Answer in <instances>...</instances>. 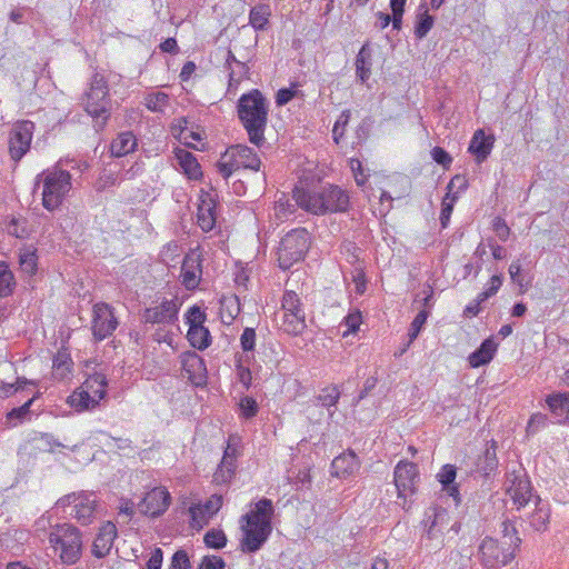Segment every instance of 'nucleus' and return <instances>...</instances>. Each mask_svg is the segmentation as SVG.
Returning a JSON list of instances; mask_svg holds the SVG:
<instances>
[{
    "label": "nucleus",
    "mask_w": 569,
    "mask_h": 569,
    "mask_svg": "<svg viewBox=\"0 0 569 569\" xmlns=\"http://www.w3.org/2000/svg\"><path fill=\"white\" fill-rule=\"evenodd\" d=\"M293 199L300 208L317 216L346 212L350 206L348 192L335 184L322 187L319 190L296 188Z\"/></svg>",
    "instance_id": "nucleus-3"
},
{
    "label": "nucleus",
    "mask_w": 569,
    "mask_h": 569,
    "mask_svg": "<svg viewBox=\"0 0 569 569\" xmlns=\"http://www.w3.org/2000/svg\"><path fill=\"white\" fill-rule=\"evenodd\" d=\"M360 468V461L351 450L336 457L331 463V473L339 478L355 475Z\"/></svg>",
    "instance_id": "nucleus-22"
},
{
    "label": "nucleus",
    "mask_w": 569,
    "mask_h": 569,
    "mask_svg": "<svg viewBox=\"0 0 569 569\" xmlns=\"http://www.w3.org/2000/svg\"><path fill=\"white\" fill-rule=\"evenodd\" d=\"M349 166L351 171L353 172L355 180L358 186H363L367 181V176L363 172L362 163L359 159L351 158L349 160Z\"/></svg>",
    "instance_id": "nucleus-55"
},
{
    "label": "nucleus",
    "mask_w": 569,
    "mask_h": 569,
    "mask_svg": "<svg viewBox=\"0 0 569 569\" xmlns=\"http://www.w3.org/2000/svg\"><path fill=\"white\" fill-rule=\"evenodd\" d=\"M209 516L219 511L222 506V497L213 495L206 503L201 505Z\"/></svg>",
    "instance_id": "nucleus-60"
},
{
    "label": "nucleus",
    "mask_w": 569,
    "mask_h": 569,
    "mask_svg": "<svg viewBox=\"0 0 569 569\" xmlns=\"http://www.w3.org/2000/svg\"><path fill=\"white\" fill-rule=\"evenodd\" d=\"M197 218L202 231H211L216 224L214 204L211 201H202L198 208Z\"/></svg>",
    "instance_id": "nucleus-32"
},
{
    "label": "nucleus",
    "mask_w": 569,
    "mask_h": 569,
    "mask_svg": "<svg viewBox=\"0 0 569 569\" xmlns=\"http://www.w3.org/2000/svg\"><path fill=\"white\" fill-rule=\"evenodd\" d=\"M496 350L497 343L490 338L486 339L480 347L469 356V365L472 368H478L489 363L492 360Z\"/></svg>",
    "instance_id": "nucleus-25"
},
{
    "label": "nucleus",
    "mask_w": 569,
    "mask_h": 569,
    "mask_svg": "<svg viewBox=\"0 0 569 569\" xmlns=\"http://www.w3.org/2000/svg\"><path fill=\"white\" fill-rule=\"evenodd\" d=\"M356 72L361 82L368 80L371 74V52L368 46H363L357 54Z\"/></svg>",
    "instance_id": "nucleus-33"
},
{
    "label": "nucleus",
    "mask_w": 569,
    "mask_h": 569,
    "mask_svg": "<svg viewBox=\"0 0 569 569\" xmlns=\"http://www.w3.org/2000/svg\"><path fill=\"white\" fill-rule=\"evenodd\" d=\"M169 569H192L188 553L182 549L176 551L171 558Z\"/></svg>",
    "instance_id": "nucleus-47"
},
{
    "label": "nucleus",
    "mask_w": 569,
    "mask_h": 569,
    "mask_svg": "<svg viewBox=\"0 0 569 569\" xmlns=\"http://www.w3.org/2000/svg\"><path fill=\"white\" fill-rule=\"evenodd\" d=\"M106 386L107 381L103 375H93L79 390L69 396L68 403L77 411L92 409L104 397Z\"/></svg>",
    "instance_id": "nucleus-11"
},
{
    "label": "nucleus",
    "mask_w": 569,
    "mask_h": 569,
    "mask_svg": "<svg viewBox=\"0 0 569 569\" xmlns=\"http://www.w3.org/2000/svg\"><path fill=\"white\" fill-rule=\"evenodd\" d=\"M34 400V397L29 399L27 402H24L22 406H20L19 408H13L8 415H7V419L8 420H13V419H17L19 421H21L30 411V407L32 405Z\"/></svg>",
    "instance_id": "nucleus-57"
},
{
    "label": "nucleus",
    "mask_w": 569,
    "mask_h": 569,
    "mask_svg": "<svg viewBox=\"0 0 569 569\" xmlns=\"http://www.w3.org/2000/svg\"><path fill=\"white\" fill-rule=\"evenodd\" d=\"M34 131V123L29 120L18 121L9 132V153L18 162L29 151Z\"/></svg>",
    "instance_id": "nucleus-15"
},
{
    "label": "nucleus",
    "mask_w": 569,
    "mask_h": 569,
    "mask_svg": "<svg viewBox=\"0 0 569 569\" xmlns=\"http://www.w3.org/2000/svg\"><path fill=\"white\" fill-rule=\"evenodd\" d=\"M71 365L72 360L67 353H58L53 359V377L59 380L67 378L71 371Z\"/></svg>",
    "instance_id": "nucleus-38"
},
{
    "label": "nucleus",
    "mask_w": 569,
    "mask_h": 569,
    "mask_svg": "<svg viewBox=\"0 0 569 569\" xmlns=\"http://www.w3.org/2000/svg\"><path fill=\"white\" fill-rule=\"evenodd\" d=\"M38 179L42 181V204L53 211L60 207L71 190V174L58 167L43 171Z\"/></svg>",
    "instance_id": "nucleus-7"
},
{
    "label": "nucleus",
    "mask_w": 569,
    "mask_h": 569,
    "mask_svg": "<svg viewBox=\"0 0 569 569\" xmlns=\"http://www.w3.org/2000/svg\"><path fill=\"white\" fill-rule=\"evenodd\" d=\"M237 113L248 133L249 141L261 147L266 142L264 131L268 122L266 98L257 89L242 94L237 103Z\"/></svg>",
    "instance_id": "nucleus-4"
},
{
    "label": "nucleus",
    "mask_w": 569,
    "mask_h": 569,
    "mask_svg": "<svg viewBox=\"0 0 569 569\" xmlns=\"http://www.w3.org/2000/svg\"><path fill=\"white\" fill-rule=\"evenodd\" d=\"M176 158L189 179L197 180L202 176L200 164L191 152L184 149H178L176 151Z\"/></svg>",
    "instance_id": "nucleus-27"
},
{
    "label": "nucleus",
    "mask_w": 569,
    "mask_h": 569,
    "mask_svg": "<svg viewBox=\"0 0 569 569\" xmlns=\"http://www.w3.org/2000/svg\"><path fill=\"white\" fill-rule=\"evenodd\" d=\"M16 287L12 271L6 262H0V299L9 297Z\"/></svg>",
    "instance_id": "nucleus-34"
},
{
    "label": "nucleus",
    "mask_w": 569,
    "mask_h": 569,
    "mask_svg": "<svg viewBox=\"0 0 569 569\" xmlns=\"http://www.w3.org/2000/svg\"><path fill=\"white\" fill-rule=\"evenodd\" d=\"M547 405L550 411L559 421L569 422V395L556 393L547 398Z\"/></svg>",
    "instance_id": "nucleus-28"
},
{
    "label": "nucleus",
    "mask_w": 569,
    "mask_h": 569,
    "mask_svg": "<svg viewBox=\"0 0 569 569\" xmlns=\"http://www.w3.org/2000/svg\"><path fill=\"white\" fill-rule=\"evenodd\" d=\"M169 104V96L157 91L146 96L144 106L152 112H163Z\"/></svg>",
    "instance_id": "nucleus-37"
},
{
    "label": "nucleus",
    "mask_w": 569,
    "mask_h": 569,
    "mask_svg": "<svg viewBox=\"0 0 569 569\" xmlns=\"http://www.w3.org/2000/svg\"><path fill=\"white\" fill-rule=\"evenodd\" d=\"M439 481L443 486H449L453 482L456 478V468L451 465H446L442 467L441 471L438 475Z\"/></svg>",
    "instance_id": "nucleus-59"
},
{
    "label": "nucleus",
    "mask_w": 569,
    "mask_h": 569,
    "mask_svg": "<svg viewBox=\"0 0 569 569\" xmlns=\"http://www.w3.org/2000/svg\"><path fill=\"white\" fill-rule=\"evenodd\" d=\"M509 274L512 282L517 283L520 287V291L525 292L527 287L523 284V277L521 274V264L520 261H512L509 266Z\"/></svg>",
    "instance_id": "nucleus-51"
},
{
    "label": "nucleus",
    "mask_w": 569,
    "mask_h": 569,
    "mask_svg": "<svg viewBox=\"0 0 569 569\" xmlns=\"http://www.w3.org/2000/svg\"><path fill=\"white\" fill-rule=\"evenodd\" d=\"M431 157L433 161L443 168H449L452 162L451 156L441 147H435L431 150Z\"/></svg>",
    "instance_id": "nucleus-53"
},
{
    "label": "nucleus",
    "mask_w": 569,
    "mask_h": 569,
    "mask_svg": "<svg viewBox=\"0 0 569 569\" xmlns=\"http://www.w3.org/2000/svg\"><path fill=\"white\" fill-rule=\"evenodd\" d=\"M240 345L243 351H252L256 346V331L252 328H246L240 337Z\"/></svg>",
    "instance_id": "nucleus-52"
},
{
    "label": "nucleus",
    "mask_w": 569,
    "mask_h": 569,
    "mask_svg": "<svg viewBox=\"0 0 569 569\" xmlns=\"http://www.w3.org/2000/svg\"><path fill=\"white\" fill-rule=\"evenodd\" d=\"M521 539L497 540L490 537L482 539L478 548L480 562L488 569H498L508 565L513 558Z\"/></svg>",
    "instance_id": "nucleus-8"
},
{
    "label": "nucleus",
    "mask_w": 569,
    "mask_h": 569,
    "mask_svg": "<svg viewBox=\"0 0 569 569\" xmlns=\"http://www.w3.org/2000/svg\"><path fill=\"white\" fill-rule=\"evenodd\" d=\"M187 338L193 348L204 350L211 345V335L208 328L203 326H193L189 328Z\"/></svg>",
    "instance_id": "nucleus-31"
},
{
    "label": "nucleus",
    "mask_w": 569,
    "mask_h": 569,
    "mask_svg": "<svg viewBox=\"0 0 569 569\" xmlns=\"http://www.w3.org/2000/svg\"><path fill=\"white\" fill-rule=\"evenodd\" d=\"M203 541L209 548L221 549L227 543V537L221 529H211L204 535Z\"/></svg>",
    "instance_id": "nucleus-39"
},
{
    "label": "nucleus",
    "mask_w": 569,
    "mask_h": 569,
    "mask_svg": "<svg viewBox=\"0 0 569 569\" xmlns=\"http://www.w3.org/2000/svg\"><path fill=\"white\" fill-rule=\"evenodd\" d=\"M433 26V18L429 16L428 13H425L420 16L416 28H415V34L417 38L422 39L427 36V33L430 31V29Z\"/></svg>",
    "instance_id": "nucleus-45"
},
{
    "label": "nucleus",
    "mask_w": 569,
    "mask_h": 569,
    "mask_svg": "<svg viewBox=\"0 0 569 569\" xmlns=\"http://www.w3.org/2000/svg\"><path fill=\"white\" fill-rule=\"evenodd\" d=\"M419 480L420 476L416 463L400 460L395 467L393 481L398 498L403 499V507H406L407 499L417 492Z\"/></svg>",
    "instance_id": "nucleus-14"
},
{
    "label": "nucleus",
    "mask_w": 569,
    "mask_h": 569,
    "mask_svg": "<svg viewBox=\"0 0 569 569\" xmlns=\"http://www.w3.org/2000/svg\"><path fill=\"white\" fill-rule=\"evenodd\" d=\"M27 385H33V382L26 378H18L16 383L2 382L0 385V398H8L14 395L18 390L23 389Z\"/></svg>",
    "instance_id": "nucleus-42"
},
{
    "label": "nucleus",
    "mask_w": 569,
    "mask_h": 569,
    "mask_svg": "<svg viewBox=\"0 0 569 569\" xmlns=\"http://www.w3.org/2000/svg\"><path fill=\"white\" fill-rule=\"evenodd\" d=\"M478 471L483 476L490 475L498 466V460L496 456V448L492 446L491 448H487L483 456L478 459Z\"/></svg>",
    "instance_id": "nucleus-36"
},
{
    "label": "nucleus",
    "mask_w": 569,
    "mask_h": 569,
    "mask_svg": "<svg viewBox=\"0 0 569 569\" xmlns=\"http://www.w3.org/2000/svg\"><path fill=\"white\" fill-rule=\"evenodd\" d=\"M450 516L445 508L431 507L425 511L421 535V546L428 550L439 549L443 546L442 536L448 529Z\"/></svg>",
    "instance_id": "nucleus-9"
},
{
    "label": "nucleus",
    "mask_w": 569,
    "mask_h": 569,
    "mask_svg": "<svg viewBox=\"0 0 569 569\" xmlns=\"http://www.w3.org/2000/svg\"><path fill=\"white\" fill-rule=\"evenodd\" d=\"M343 322L348 327V329L343 332V336L353 333L359 329L361 323V313L359 311L351 312L345 318Z\"/></svg>",
    "instance_id": "nucleus-56"
},
{
    "label": "nucleus",
    "mask_w": 569,
    "mask_h": 569,
    "mask_svg": "<svg viewBox=\"0 0 569 569\" xmlns=\"http://www.w3.org/2000/svg\"><path fill=\"white\" fill-rule=\"evenodd\" d=\"M226 563L219 556H204L198 569H224Z\"/></svg>",
    "instance_id": "nucleus-54"
},
{
    "label": "nucleus",
    "mask_w": 569,
    "mask_h": 569,
    "mask_svg": "<svg viewBox=\"0 0 569 569\" xmlns=\"http://www.w3.org/2000/svg\"><path fill=\"white\" fill-rule=\"evenodd\" d=\"M239 407L241 410V415L247 419L254 417L258 412V403L252 397L241 398Z\"/></svg>",
    "instance_id": "nucleus-46"
},
{
    "label": "nucleus",
    "mask_w": 569,
    "mask_h": 569,
    "mask_svg": "<svg viewBox=\"0 0 569 569\" xmlns=\"http://www.w3.org/2000/svg\"><path fill=\"white\" fill-rule=\"evenodd\" d=\"M493 142L492 136H486L482 129H478L471 138L468 150L476 157L477 162L481 163L490 154Z\"/></svg>",
    "instance_id": "nucleus-24"
},
{
    "label": "nucleus",
    "mask_w": 569,
    "mask_h": 569,
    "mask_svg": "<svg viewBox=\"0 0 569 569\" xmlns=\"http://www.w3.org/2000/svg\"><path fill=\"white\" fill-rule=\"evenodd\" d=\"M117 537L116 525L111 521L104 522L97 533L92 543V555L97 558H104L109 555Z\"/></svg>",
    "instance_id": "nucleus-21"
},
{
    "label": "nucleus",
    "mask_w": 569,
    "mask_h": 569,
    "mask_svg": "<svg viewBox=\"0 0 569 569\" xmlns=\"http://www.w3.org/2000/svg\"><path fill=\"white\" fill-rule=\"evenodd\" d=\"M506 492L512 500L519 518L527 521L535 531L542 532L550 519L549 503L532 493L531 483L522 468L506 475Z\"/></svg>",
    "instance_id": "nucleus-1"
},
{
    "label": "nucleus",
    "mask_w": 569,
    "mask_h": 569,
    "mask_svg": "<svg viewBox=\"0 0 569 569\" xmlns=\"http://www.w3.org/2000/svg\"><path fill=\"white\" fill-rule=\"evenodd\" d=\"M49 542L59 558L66 565L76 563L81 556L82 538L79 529L71 523H61L52 527Z\"/></svg>",
    "instance_id": "nucleus-6"
},
{
    "label": "nucleus",
    "mask_w": 569,
    "mask_h": 569,
    "mask_svg": "<svg viewBox=\"0 0 569 569\" xmlns=\"http://www.w3.org/2000/svg\"><path fill=\"white\" fill-rule=\"evenodd\" d=\"M296 206H298L296 200L292 203L289 199H284V197L280 198L274 204L276 217L278 219L288 218L295 212Z\"/></svg>",
    "instance_id": "nucleus-43"
},
{
    "label": "nucleus",
    "mask_w": 569,
    "mask_h": 569,
    "mask_svg": "<svg viewBox=\"0 0 569 569\" xmlns=\"http://www.w3.org/2000/svg\"><path fill=\"white\" fill-rule=\"evenodd\" d=\"M467 180L465 177L460 176V174H457L455 176L449 184H448V190L449 192L452 191L455 188H457V192L459 191H462L467 188Z\"/></svg>",
    "instance_id": "nucleus-64"
},
{
    "label": "nucleus",
    "mask_w": 569,
    "mask_h": 569,
    "mask_svg": "<svg viewBox=\"0 0 569 569\" xmlns=\"http://www.w3.org/2000/svg\"><path fill=\"white\" fill-rule=\"evenodd\" d=\"M340 398V391L337 386H329L321 390L318 396V401L323 407H335Z\"/></svg>",
    "instance_id": "nucleus-40"
},
{
    "label": "nucleus",
    "mask_w": 569,
    "mask_h": 569,
    "mask_svg": "<svg viewBox=\"0 0 569 569\" xmlns=\"http://www.w3.org/2000/svg\"><path fill=\"white\" fill-rule=\"evenodd\" d=\"M501 527H502V539L501 540L510 541L511 539H520L517 536V530H516L515 525L512 522H510L509 520H505L501 523Z\"/></svg>",
    "instance_id": "nucleus-63"
},
{
    "label": "nucleus",
    "mask_w": 569,
    "mask_h": 569,
    "mask_svg": "<svg viewBox=\"0 0 569 569\" xmlns=\"http://www.w3.org/2000/svg\"><path fill=\"white\" fill-rule=\"evenodd\" d=\"M56 505L58 508L72 506L70 515L82 526L90 525L96 516L97 500L93 493L72 492L60 498Z\"/></svg>",
    "instance_id": "nucleus-13"
},
{
    "label": "nucleus",
    "mask_w": 569,
    "mask_h": 569,
    "mask_svg": "<svg viewBox=\"0 0 569 569\" xmlns=\"http://www.w3.org/2000/svg\"><path fill=\"white\" fill-rule=\"evenodd\" d=\"M201 276L202 264L200 253L192 250L184 257L181 266L182 284L186 289L193 290L199 286Z\"/></svg>",
    "instance_id": "nucleus-18"
},
{
    "label": "nucleus",
    "mask_w": 569,
    "mask_h": 569,
    "mask_svg": "<svg viewBox=\"0 0 569 569\" xmlns=\"http://www.w3.org/2000/svg\"><path fill=\"white\" fill-rule=\"evenodd\" d=\"M492 229L496 232L497 237L501 241H507L510 236V228L506 223L505 219L501 217H496L492 220Z\"/></svg>",
    "instance_id": "nucleus-50"
},
{
    "label": "nucleus",
    "mask_w": 569,
    "mask_h": 569,
    "mask_svg": "<svg viewBox=\"0 0 569 569\" xmlns=\"http://www.w3.org/2000/svg\"><path fill=\"white\" fill-rule=\"evenodd\" d=\"M548 417L543 413L537 412L533 413L528 422L527 431L528 432H536L541 427H545L547 425Z\"/></svg>",
    "instance_id": "nucleus-58"
},
{
    "label": "nucleus",
    "mask_w": 569,
    "mask_h": 569,
    "mask_svg": "<svg viewBox=\"0 0 569 569\" xmlns=\"http://www.w3.org/2000/svg\"><path fill=\"white\" fill-rule=\"evenodd\" d=\"M171 497L164 488H154L141 501L140 509L151 517H159L170 506Z\"/></svg>",
    "instance_id": "nucleus-19"
},
{
    "label": "nucleus",
    "mask_w": 569,
    "mask_h": 569,
    "mask_svg": "<svg viewBox=\"0 0 569 569\" xmlns=\"http://www.w3.org/2000/svg\"><path fill=\"white\" fill-rule=\"evenodd\" d=\"M84 110L94 119V127L101 130L110 117L111 100L106 77L94 72L84 94Z\"/></svg>",
    "instance_id": "nucleus-5"
},
{
    "label": "nucleus",
    "mask_w": 569,
    "mask_h": 569,
    "mask_svg": "<svg viewBox=\"0 0 569 569\" xmlns=\"http://www.w3.org/2000/svg\"><path fill=\"white\" fill-rule=\"evenodd\" d=\"M429 315H430L429 310L422 309L415 317L413 321L410 325V329L408 332L409 343H411L418 337V335H419L421 328L423 327V325L426 323Z\"/></svg>",
    "instance_id": "nucleus-41"
},
{
    "label": "nucleus",
    "mask_w": 569,
    "mask_h": 569,
    "mask_svg": "<svg viewBox=\"0 0 569 569\" xmlns=\"http://www.w3.org/2000/svg\"><path fill=\"white\" fill-rule=\"evenodd\" d=\"M162 560H163L162 550L160 548H156L152 551L151 557L149 558V560L147 562V569H161Z\"/></svg>",
    "instance_id": "nucleus-62"
},
{
    "label": "nucleus",
    "mask_w": 569,
    "mask_h": 569,
    "mask_svg": "<svg viewBox=\"0 0 569 569\" xmlns=\"http://www.w3.org/2000/svg\"><path fill=\"white\" fill-rule=\"evenodd\" d=\"M137 147V139L132 132L126 131L118 134L111 142L110 151L113 157H123L134 150Z\"/></svg>",
    "instance_id": "nucleus-29"
},
{
    "label": "nucleus",
    "mask_w": 569,
    "mask_h": 569,
    "mask_svg": "<svg viewBox=\"0 0 569 569\" xmlns=\"http://www.w3.org/2000/svg\"><path fill=\"white\" fill-rule=\"evenodd\" d=\"M236 154L240 160L242 169H249L259 172L261 168V160L258 154L246 144H234Z\"/></svg>",
    "instance_id": "nucleus-30"
},
{
    "label": "nucleus",
    "mask_w": 569,
    "mask_h": 569,
    "mask_svg": "<svg viewBox=\"0 0 569 569\" xmlns=\"http://www.w3.org/2000/svg\"><path fill=\"white\" fill-rule=\"evenodd\" d=\"M182 371L188 380L197 386H203L207 382V368L204 360L194 351L184 352L181 356Z\"/></svg>",
    "instance_id": "nucleus-17"
},
{
    "label": "nucleus",
    "mask_w": 569,
    "mask_h": 569,
    "mask_svg": "<svg viewBox=\"0 0 569 569\" xmlns=\"http://www.w3.org/2000/svg\"><path fill=\"white\" fill-rule=\"evenodd\" d=\"M20 267L26 273L33 274L37 270V256L34 252H26L20 256Z\"/></svg>",
    "instance_id": "nucleus-48"
},
{
    "label": "nucleus",
    "mask_w": 569,
    "mask_h": 569,
    "mask_svg": "<svg viewBox=\"0 0 569 569\" xmlns=\"http://www.w3.org/2000/svg\"><path fill=\"white\" fill-rule=\"evenodd\" d=\"M296 96V90L291 88H282L276 94V103L278 106L287 104Z\"/></svg>",
    "instance_id": "nucleus-61"
},
{
    "label": "nucleus",
    "mask_w": 569,
    "mask_h": 569,
    "mask_svg": "<svg viewBox=\"0 0 569 569\" xmlns=\"http://www.w3.org/2000/svg\"><path fill=\"white\" fill-rule=\"evenodd\" d=\"M189 515L191 518V525L193 527L202 528V526L207 522L208 512L204 508L199 505H192L189 507Z\"/></svg>",
    "instance_id": "nucleus-44"
},
{
    "label": "nucleus",
    "mask_w": 569,
    "mask_h": 569,
    "mask_svg": "<svg viewBox=\"0 0 569 569\" xmlns=\"http://www.w3.org/2000/svg\"><path fill=\"white\" fill-rule=\"evenodd\" d=\"M280 328L291 336H298L306 329V315L295 291H286L282 297Z\"/></svg>",
    "instance_id": "nucleus-12"
},
{
    "label": "nucleus",
    "mask_w": 569,
    "mask_h": 569,
    "mask_svg": "<svg viewBox=\"0 0 569 569\" xmlns=\"http://www.w3.org/2000/svg\"><path fill=\"white\" fill-rule=\"evenodd\" d=\"M273 512L272 501L262 498L254 503L252 510L241 517L242 539L240 547L243 552L252 553L261 549L271 535Z\"/></svg>",
    "instance_id": "nucleus-2"
},
{
    "label": "nucleus",
    "mask_w": 569,
    "mask_h": 569,
    "mask_svg": "<svg viewBox=\"0 0 569 569\" xmlns=\"http://www.w3.org/2000/svg\"><path fill=\"white\" fill-rule=\"evenodd\" d=\"M310 244L309 233L305 228L293 229L280 242L278 261L281 269H289L303 259Z\"/></svg>",
    "instance_id": "nucleus-10"
},
{
    "label": "nucleus",
    "mask_w": 569,
    "mask_h": 569,
    "mask_svg": "<svg viewBox=\"0 0 569 569\" xmlns=\"http://www.w3.org/2000/svg\"><path fill=\"white\" fill-rule=\"evenodd\" d=\"M218 172L224 178L228 179L231 174L239 169H242L240 164V160L236 154L234 146L229 147L220 157L217 162Z\"/></svg>",
    "instance_id": "nucleus-26"
},
{
    "label": "nucleus",
    "mask_w": 569,
    "mask_h": 569,
    "mask_svg": "<svg viewBox=\"0 0 569 569\" xmlns=\"http://www.w3.org/2000/svg\"><path fill=\"white\" fill-rule=\"evenodd\" d=\"M236 448L230 443L227 446L220 465L213 473V481L217 485L227 483L231 480L236 470Z\"/></svg>",
    "instance_id": "nucleus-23"
},
{
    "label": "nucleus",
    "mask_w": 569,
    "mask_h": 569,
    "mask_svg": "<svg viewBox=\"0 0 569 569\" xmlns=\"http://www.w3.org/2000/svg\"><path fill=\"white\" fill-rule=\"evenodd\" d=\"M204 321L206 313L200 307L193 306L189 309L187 313V323L189 325V328H192L193 326H203Z\"/></svg>",
    "instance_id": "nucleus-49"
},
{
    "label": "nucleus",
    "mask_w": 569,
    "mask_h": 569,
    "mask_svg": "<svg viewBox=\"0 0 569 569\" xmlns=\"http://www.w3.org/2000/svg\"><path fill=\"white\" fill-rule=\"evenodd\" d=\"M270 17V9L268 6H258L251 9L249 14L250 24L256 30H263L268 24Z\"/></svg>",
    "instance_id": "nucleus-35"
},
{
    "label": "nucleus",
    "mask_w": 569,
    "mask_h": 569,
    "mask_svg": "<svg viewBox=\"0 0 569 569\" xmlns=\"http://www.w3.org/2000/svg\"><path fill=\"white\" fill-rule=\"evenodd\" d=\"M118 320L110 305L99 302L93 306L91 330L96 340L110 337L118 327Z\"/></svg>",
    "instance_id": "nucleus-16"
},
{
    "label": "nucleus",
    "mask_w": 569,
    "mask_h": 569,
    "mask_svg": "<svg viewBox=\"0 0 569 569\" xmlns=\"http://www.w3.org/2000/svg\"><path fill=\"white\" fill-rule=\"evenodd\" d=\"M178 317V306L173 300H164L159 306L148 308L143 312L146 323H172Z\"/></svg>",
    "instance_id": "nucleus-20"
}]
</instances>
